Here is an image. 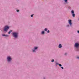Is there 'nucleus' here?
Returning a JSON list of instances; mask_svg holds the SVG:
<instances>
[{"label":"nucleus","mask_w":79,"mask_h":79,"mask_svg":"<svg viewBox=\"0 0 79 79\" xmlns=\"http://www.w3.org/2000/svg\"><path fill=\"white\" fill-rule=\"evenodd\" d=\"M12 34L14 37L15 38H16V37H18V33L14 32Z\"/></svg>","instance_id":"f257e3e1"},{"label":"nucleus","mask_w":79,"mask_h":79,"mask_svg":"<svg viewBox=\"0 0 79 79\" xmlns=\"http://www.w3.org/2000/svg\"><path fill=\"white\" fill-rule=\"evenodd\" d=\"M8 29H9V27L8 26H6L4 29V31H6V32H7V31H8Z\"/></svg>","instance_id":"f03ea898"},{"label":"nucleus","mask_w":79,"mask_h":79,"mask_svg":"<svg viewBox=\"0 0 79 79\" xmlns=\"http://www.w3.org/2000/svg\"><path fill=\"white\" fill-rule=\"evenodd\" d=\"M74 47L76 48H78L79 47V44L78 43H76L74 45Z\"/></svg>","instance_id":"7ed1b4c3"},{"label":"nucleus","mask_w":79,"mask_h":79,"mask_svg":"<svg viewBox=\"0 0 79 79\" xmlns=\"http://www.w3.org/2000/svg\"><path fill=\"white\" fill-rule=\"evenodd\" d=\"M7 59L8 61H10L11 60V57H10L9 56L7 57Z\"/></svg>","instance_id":"20e7f679"},{"label":"nucleus","mask_w":79,"mask_h":79,"mask_svg":"<svg viewBox=\"0 0 79 79\" xmlns=\"http://www.w3.org/2000/svg\"><path fill=\"white\" fill-rule=\"evenodd\" d=\"M69 24L70 25V26H71V25L72 24V23H71V20H69Z\"/></svg>","instance_id":"39448f33"},{"label":"nucleus","mask_w":79,"mask_h":79,"mask_svg":"<svg viewBox=\"0 0 79 79\" xmlns=\"http://www.w3.org/2000/svg\"><path fill=\"white\" fill-rule=\"evenodd\" d=\"M59 48H61L62 47V46L61 44H60L59 45Z\"/></svg>","instance_id":"423d86ee"},{"label":"nucleus","mask_w":79,"mask_h":79,"mask_svg":"<svg viewBox=\"0 0 79 79\" xmlns=\"http://www.w3.org/2000/svg\"><path fill=\"white\" fill-rule=\"evenodd\" d=\"M11 32H12V30H10V31H9V32H8V34H10V33H11Z\"/></svg>","instance_id":"0eeeda50"},{"label":"nucleus","mask_w":79,"mask_h":79,"mask_svg":"<svg viewBox=\"0 0 79 79\" xmlns=\"http://www.w3.org/2000/svg\"><path fill=\"white\" fill-rule=\"evenodd\" d=\"M11 32H12V30H10V31H9V32H8V34H10V33H11Z\"/></svg>","instance_id":"6e6552de"},{"label":"nucleus","mask_w":79,"mask_h":79,"mask_svg":"<svg viewBox=\"0 0 79 79\" xmlns=\"http://www.w3.org/2000/svg\"><path fill=\"white\" fill-rule=\"evenodd\" d=\"M2 35V36H6V37H8V35H5L4 34Z\"/></svg>","instance_id":"1a4fd4ad"},{"label":"nucleus","mask_w":79,"mask_h":79,"mask_svg":"<svg viewBox=\"0 0 79 79\" xmlns=\"http://www.w3.org/2000/svg\"><path fill=\"white\" fill-rule=\"evenodd\" d=\"M72 16L73 17H75V14H73Z\"/></svg>","instance_id":"9d476101"},{"label":"nucleus","mask_w":79,"mask_h":79,"mask_svg":"<svg viewBox=\"0 0 79 79\" xmlns=\"http://www.w3.org/2000/svg\"><path fill=\"white\" fill-rule=\"evenodd\" d=\"M36 49H37V47H35L34 50H36Z\"/></svg>","instance_id":"9b49d317"},{"label":"nucleus","mask_w":79,"mask_h":79,"mask_svg":"<svg viewBox=\"0 0 79 79\" xmlns=\"http://www.w3.org/2000/svg\"><path fill=\"white\" fill-rule=\"evenodd\" d=\"M71 13L73 14H74V10H72L71 11Z\"/></svg>","instance_id":"f8f14e48"},{"label":"nucleus","mask_w":79,"mask_h":79,"mask_svg":"<svg viewBox=\"0 0 79 79\" xmlns=\"http://www.w3.org/2000/svg\"><path fill=\"white\" fill-rule=\"evenodd\" d=\"M44 31H47V28H45V29H44Z\"/></svg>","instance_id":"ddd939ff"},{"label":"nucleus","mask_w":79,"mask_h":79,"mask_svg":"<svg viewBox=\"0 0 79 79\" xmlns=\"http://www.w3.org/2000/svg\"><path fill=\"white\" fill-rule=\"evenodd\" d=\"M44 32H44V31H42V34H44Z\"/></svg>","instance_id":"4468645a"},{"label":"nucleus","mask_w":79,"mask_h":79,"mask_svg":"<svg viewBox=\"0 0 79 79\" xmlns=\"http://www.w3.org/2000/svg\"><path fill=\"white\" fill-rule=\"evenodd\" d=\"M52 62H53L54 61V59H53L51 60Z\"/></svg>","instance_id":"2eb2a0df"},{"label":"nucleus","mask_w":79,"mask_h":79,"mask_svg":"<svg viewBox=\"0 0 79 79\" xmlns=\"http://www.w3.org/2000/svg\"><path fill=\"white\" fill-rule=\"evenodd\" d=\"M47 32L48 33H49V32H50V31L48 30V31H47Z\"/></svg>","instance_id":"dca6fc26"},{"label":"nucleus","mask_w":79,"mask_h":79,"mask_svg":"<svg viewBox=\"0 0 79 79\" xmlns=\"http://www.w3.org/2000/svg\"><path fill=\"white\" fill-rule=\"evenodd\" d=\"M77 59H78V60H79V56H77Z\"/></svg>","instance_id":"f3484780"},{"label":"nucleus","mask_w":79,"mask_h":79,"mask_svg":"<svg viewBox=\"0 0 79 79\" xmlns=\"http://www.w3.org/2000/svg\"><path fill=\"white\" fill-rule=\"evenodd\" d=\"M59 66H60L61 67V66H62L61 64H59Z\"/></svg>","instance_id":"a211bd4d"},{"label":"nucleus","mask_w":79,"mask_h":79,"mask_svg":"<svg viewBox=\"0 0 79 79\" xmlns=\"http://www.w3.org/2000/svg\"><path fill=\"white\" fill-rule=\"evenodd\" d=\"M33 15H31V17H32L33 16Z\"/></svg>","instance_id":"6ab92c4d"},{"label":"nucleus","mask_w":79,"mask_h":79,"mask_svg":"<svg viewBox=\"0 0 79 79\" xmlns=\"http://www.w3.org/2000/svg\"><path fill=\"white\" fill-rule=\"evenodd\" d=\"M56 65H57L59 64H58V63H56Z\"/></svg>","instance_id":"aec40b11"},{"label":"nucleus","mask_w":79,"mask_h":79,"mask_svg":"<svg viewBox=\"0 0 79 79\" xmlns=\"http://www.w3.org/2000/svg\"><path fill=\"white\" fill-rule=\"evenodd\" d=\"M64 0L65 2H67V0Z\"/></svg>","instance_id":"412c9836"},{"label":"nucleus","mask_w":79,"mask_h":79,"mask_svg":"<svg viewBox=\"0 0 79 79\" xmlns=\"http://www.w3.org/2000/svg\"><path fill=\"white\" fill-rule=\"evenodd\" d=\"M64 55H65L66 56V55H67V53H65Z\"/></svg>","instance_id":"4be33fe9"},{"label":"nucleus","mask_w":79,"mask_h":79,"mask_svg":"<svg viewBox=\"0 0 79 79\" xmlns=\"http://www.w3.org/2000/svg\"><path fill=\"white\" fill-rule=\"evenodd\" d=\"M17 12H19V10H17Z\"/></svg>","instance_id":"5701e85b"},{"label":"nucleus","mask_w":79,"mask_h":79,"mask_svg":"<svg viewBox=\"0 0 79 79\" xmlns=\"http://www.w3.org/2000/svg\"><path fill=\"white\" fill-rule=\"evenodd\" d=\"M33 52H35V50H33Z\"/></svg>","instance_id":"b1692460"},{"label":"nucleus","mask_w":79,"mask_h":79,"mask_svg":"<svg viewBox=\"0 0 79 79\" xmlns=\"http://www.w3.org/2000/svg\"><path fill=\"white\" fill-rule=\"evenodd\" d=\"M61 68H62V69H64L63 67H61Z\"/></svg>","instance_id":"393cba45"},{"label":"nucleus","mask_w":79,"mask_h":79,"mask_svg":"<svg viewBox=\"0 0 79 79\" xmlns=\"http://www.w3.org/2000/svg\"><path fill=\"white\" fill-rule=\"evenodd\" d=\"M77 32L79 34V31H77Z\"/></svg>","instance_id":"a878e982"}]
</instances>
